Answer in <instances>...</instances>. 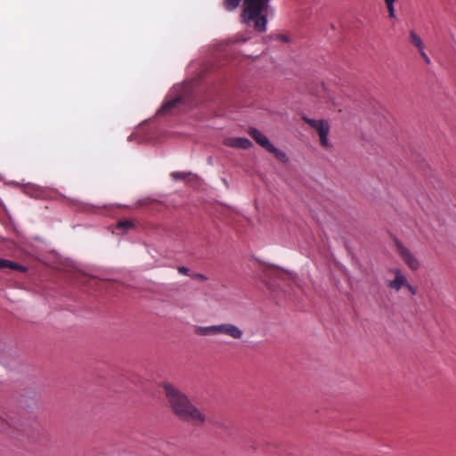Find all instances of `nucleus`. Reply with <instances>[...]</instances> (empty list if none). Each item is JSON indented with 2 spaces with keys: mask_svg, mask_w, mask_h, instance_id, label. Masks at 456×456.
Instances as JSON below:
<instances>
[{
  "mask_svg": "<svg viewBox=\"0 0 456 456\" xmlns=\"http://www.w3.org/2000/svg\"><path fill=\"white\" fill-rule=\"evenodd\" d=\"M419 52L420 56L423 58L424 61L428 64L430 63V59L425 53L424 49L419 50Z\"/></svg>",
  "mask_w": 456,
  "mask_h": 456,
  "instance_id": "nucleus-20",
  "label": "nucleus"
},
{
  "mask_svg": "<svg viewBox=\"0 0 456 456\" xmlns=\"http://www.w3.org/2000/svg\"><path fill=\"white\" fill-rule=\"evenodd\" d=\"M242 0H224V6L227 11L235 10Z\"/></svg>",
  "mask_w": 456,
  "mask_h": 456,
  "instance_id": "nucleus-14",
  "label": "nucleus"
},
{
  "mask_svg": "<svg viewBox=\"0 0 456 456\" xmlns=\"http://www.w3.org/2000/svg\"><path fill=\"white\" fill-rule=\"evenodd\" d=\"M408 291L411 293V296H415L418 292V289L414 286H412L411 284L409 283V281H407V285H405V287Z\"/></svg>",
  "mask_w": 456,
  "mask_h": 456,
  "instance_id": "nucleus-17",
  "label": "nucleus"
},
{
  "mask_svg": "<svg viewBox=\"0 0 456 456\" xmlns=\"http://www.w3.org/2000/svg\"><path fill=\"white\" fill-rule=\"evenodd\" d=\"M410 42L415 45L418 50L424 49V44L421 38L413 30L410 32Z\"/></svg>",
  "mask_w": 456,
  "mask_h": 456,
  "instance_id": "nucleus-13",
  "label": "nucleus"
},
{
  "mask_svg": "<svg viewBox=\"0 0 456 456\" xmlns=\"http://www.w3.org/2000/svg\"><path fill=\"white\" fill-rule=\"evenodd\" d=\"M270 0H243L240 18L242 22L249 25L258 32L266 29L267 19L265 12L269 6Z\"/></svg>",
  "mask_w": 456,
  "mask_h": 456,
  "instance_id": "nucleus-2",
  "label": "nucleus"
},
{
  "mask_svg": "<svg viewBox=\"0 0 456 456\" xmlns=\"http://www.w3.org/2000/svg\"><path fill=\"white\" fill-rule=\"evenodd\" d=\"M293 279L292 273L289 272L275 268L273 266H265L263 269V281L269 286H275L276 281Z\"/></svg>",
  "mask_w": 456,
  "mask_h": 456,
  "instance_id": "nucleus-5",
  "label": "nucleus"
},
{
  "mask_svg": "<svg viewBox=\"0 0 456 456\" xmlns=\"http://www.w3.org/2000/svg\"><path fill=\"white\" fill-rule=\"evenodd\" d=\"M387 273L394 276L392 280H387L386 285L388 289L398 292L407 285V278L402 270L398 267H393L388 269Z\"/></svg>",
  "mask_w": 456,
  "mask_h": 456,
  "instance_id": "nucleus-8",
  "label": "nucleus"
},
{
  "mask_svg": "<svg viewBox=\"0 0 456 456\" xmlns=\"http://www.w3.org/2000/svg\"><path fill=\"white\" fill-rule=\"evenodd\" d=\"M134 226V224L130 220H122L118 223L117 227L128 230Z\"/></svg>",
  "mask_w": 456,
  "mask_h": 456,
  "instance_id": "nucleus-16",
  "label": "nucleus"
},
{
  "mask_svg": "<svg viewBox=\"0 0 456 456\" xmlns=\"http://www.w3.org/2000/svg\"><path fill=\"white\" fill-rule=\"evenodd\" d=\"M279 38L283 42H289V37L286 35H279Z\"/></svg>",
  "mask_w": 456,
  "mask_h": 456,
  "instance_id": "nucleus-22",
  "label": "nucleus"
},
{
  "mask_svg": "<svg viewBox=\"0 0 456 456\" xmlns=\"http://www.w3.org/2000/svg\"><path fill=\"white\" fill-rule=\"evenodd\" d=\"M195 333L200 336L224 334L234 339H240L243 336V331L238 326L232 323H222L207 327L198 326L195 329Z\"/></svg>",
  "mask_w": 456,
  "mask_h": 456,
  "instance_id": "nucleus-4",
  "label": "nucleus"
},
{
  "mask_svg": "<svg viewBox=\"0 0 456 456\" xmlns=\"http://www.w3.org/2000/svg\"><path fill=\"white\" fill-rule=\"evenodd\" d=\"M303 120L308 124L311 127L314 128L319 134L320 143L324 148L330 147V142L328 141V134L330 133V125L327 121L322 119H313L304 116Z\"/></svg>",
  "mask_w": 456,
  "mask_h": 456,
  "instance_id": "nucleus-6",
  "label": "nucleus"
},
{
  "mask_svg": "<svg viewBox=\"0 0 456 456\" xmlns=\"http://www.w3.org/2000/svg\"><path fill=\"white\" fill-rule=\"evenodd\" d=\"M267 151L273 153L274 157L282 163H287L289 161V159L286 155V153L277 148H275L273 144L271 147L267 150Z\"/></svg>",
  "mask_w": 456,
  "mask_h": 456,
  "instance_id": "nucleus-12",
  "label": "nucleus"
},
{
  "mask_svg": "<svg viewBox=\"0 0 456 456\" xmlns=\"http://www.w3.org/2000/svg\"><path fill=\"white\" fill-rule=\"evenodd\" d=\"M171 175L175 180H182L185 178V174L182 172H174Z\"/></svg>",
  "mask_w": 456,
  "mask_h": 456,
  "instance_id": "nucleus-18",
  "label": "nucleus"
},
{
  "mask_svg": "<svg viewBox=\"0 0 456 456\" xmlns=\"http://www.w3.org/2000/svg\"><path fill=\"white\" fill-rule=\"evenodd\" d=\"M384 2L387 5L389 18L394 19L395 17V0H384Z\"/></svg>",
  "mask_w": 456,
  "mask_h": 456,
  "instance_id": "nucleus-15",
  "label": "nucleus"
},
{
  "mask_svg": "<svg viewBox=\"0 0 456 456\" xmlns=\"http://www.w3.org/2000/svg\"><path fill=\"white\" fill-rule=\"evenodd\" d=\"M190 276L194 280H200L202 281H205L208 280V278L204 274H201V273H193V274H191Z\"/></svg>",
  "mask_w": 456,
  "mask_h": 456,
  "instance_id": "nucleus-19",
  "label": "nucleus"
},
{
  "mask_svg": "<svg viewBox=\"0 0 456 456\" xmlns=\"http://www.w3.org/2000/svg\"><path fill=\"white\" fill-rule=\"evenodd\" d=\"M248 134L266 151L271 147L272 143L268 138L255 127H250L248 131Z\"/></svg>",
  "mask_w": 456,
  "mask_h": 456,
  "instance_id": "nucleus-10",
  "label": "nucleus"
},
{
  "mask_svg": "<svg viewBox=\"0 0 456 456\" xmlns=\"http://www.w3.org/2000/svg\"><path fill=\"white\" fill-rule=\"evenodd\" d=\"M177 270H178V273H181V274L190 275V273H189L190 270L187 267H185V266H179L177 268Z\"/></svg>",
  "mask_w": 456,
  "mask_h": 456,
  "instance_id": "nucleus-21",
  "label": "nucleus"
},
{
  "mask_svg": "<svg viewBox=\"0 0 456 456\" xmlns=\"http://www.w3.org/2000/svg\"><path fill=\"white\" fill-rule=\"evenodd\" d=\"M224 144L237 149H248L252 146V142L244 137H229L224 140Z\"/></svg>",
  "mask_w": 456,
  "mask_h": 456,
  "instance_id": "nucleus-9",
  "label": "nucleus"
},
{
  "mask_svg": "<svg viewBox=\"0 0 456 456\" xmlns=\"http://www.w3.org/2000/svg\"><path fill=\"white\" fill-rule=\"evenodd\" d=\"M395 248L401 259L411 271H417L419 268V259L409 248L404 247L400 241L395 242Z\"/></svg>",
  "mask_w": 456,
  "mask_h": 456,
  "instance_id": "nucleus-7",
  "label": "nucleus"
},
{
  "mask_svg": "<svg viewBox=\"0 0 456 456\" xmlns=\"http://www.w3.org/2000/svg\"><path fill=\"white\" fill-rule=\"evenodd\" d=\"M5 268H10L12 270L19 271L21 273H25L27 271V267H25L21 265H19L15 262H12V261H10L7 259L0 258V269H5Z\"/></svg>",
  "mask_w": 456,
  "mask_h": 456,
  "instance_id": "nucleus-11",
  "label": "nucleus"
},
{
  "mask_svg": "<svg viewBox=\"0 0 456 456\" xmlns=\"http://www.w3.org/2000/svg\"><path fill=\"white\" fill-rule=\"evenodd\" d=\"M192 100V86L191 84L175 86L166 97L159 114L166 115L171 113L173 110L178 109L182 104H188Z\"/></svg>",
  "mask_w": 456,
  "mask_h": 456,
  "instance_id": "nucleus-3",
  "label": "nucleus"
},
{
  "mask_svg": "<svg viewBox=\"0 0 456 456\" xmlns=\"http://www.w3.org/2000/svg\"><path fill=\"white\" fill-rule=\"evenodd\" d=\"M163 388L172 412L182 421L192 426H202L207 417L197 408L188 396L170 383H164Z\"/></svg>",
  "mask_w": 456,
  "mask_h": 456,
  "instance_id": "nucleus-1",
  "label": "nucleus"
}]
</instances>
